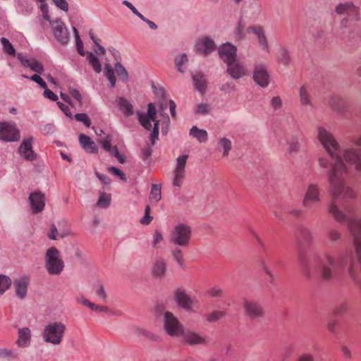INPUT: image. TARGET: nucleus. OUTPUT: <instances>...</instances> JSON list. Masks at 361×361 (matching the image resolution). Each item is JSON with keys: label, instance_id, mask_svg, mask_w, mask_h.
<instances>
[{"label": "nucleus", "instance_id": "obj_4", "mask_svg": "<svg viewBox=\"0 0 361 361\" xmlns=\"http://www.w3.org/2000/svg\"><path fill=\"white\" fill-rule=\"evenodd\" d=\"M192 238V228L185 223H178L171 233L170 241L172 244L187 247L190 245Z\"/></svg>", "mask_w": 361, "mask_h": 361}, {"label": "nucleus", "instance_id": "obj_18", "mask_svg": "<svg viewBox=\"0 0 361 361\" xmlns=\"http://www.w3.org/2000/svg\"><path fill=\"white\" fill-rule=\"evenodd\" d=\"M28 200L32 213L37 214L42 212L45 206L44 194L40 192H32L30 194Z\"/></svg>", "mask_w": 361, "mask_h": 361}, {"label": "nucleus", "instance_id": "obj_46", "mask_svg": "<svg viewBox=\"0 0 361 361\" xmlns=\"http://www.w3.org/2000/svg\"><path fill=\"white\" fill-rule=\"evenodd\" d=\"M261 269L267 274V281L271 284H274L275 278L264 260L261 262Z\"/></svg>", "mask_w": 361, "mask_h": 361}, {"label": "nucleus", "instance_id": "obj_21", "mask_svg": "<svg viewBox=\"0 0 361 361\" xmlns=\"http://www.w3.org/2000/svg\"><path fill=\"white\" fill-rule=\"evenodd\" d=\"M243 307L246 314L250 318L257 319L263 317V307L259 303L247 300L244 302Z\"/></svg>", "mask_w": 361, "mask_h": 361}, {"label": "nucleus", "instance_id": "obj_60", "mask_svg": "<svg viewBox=\"0 0 361 361\" xmlns=\"http://www.w3.org/2000/svg\"><path fill=\"white\" fill-rule=\"evenodd\" d=\"M348 274H349L350 278L354 281L358 282V279L357 277V271L355 269V263L353 260L351 261V262L349 265V267H348Z\"/></svg>", "mask_w": 361, "mask_h": 361}, {"label": "nucleus", "instance_id": "obj_51", "mask_svg": "<svg viewBox=\"0 0 361 361\" xmlns=\"http://www.w3.org/2000/svg\"><path fill=\"white\" fill-rule=\"evenodd\" d=\"M278 60L281 63L285 66H287L289 63L290 58L288 52L286 49H282L279 51Z\"/></svg>", "mask_w": 361, "mask_h": 361}, {"label": "nucleus", "instance_id": "obj_35", "mask_svg": "<svg viewBox=\"0 0 361 361\" xmlns=\"http://www.w3.org/2000/svg\"><path fill=\"white\" fill-rule=\"evenodd\" d=\"M18 357V353L11 348H0V359L6 360H15Z\"/></svg>", "mask_w": 361, "mask_h": 361}, {"label": "nucleus", "instance_id": "obj_13", "mask_svg": "<svg viewBox=\"0 0 361 361\" xmlns=\"http://www.w3.org/2000/svg\"><path fill=\"white\" fill-rule=\"evenodd\" d=\"M335 12L338 15H345L352 20H360V13L359 7L352 2H345L335 7Z\"/></svg>", "mask_w": 361, "mask_h": 361}, {"label": "nucleus", "instance_id": "obj_29", "mask_svg": "<svg viewBox=\"0 0 361 361\" xmlns=\"http://www.w3.org/2000/svg\"><path fill=\"white\" fill-rule=\"evenodd\" d=\"M116 104L119 109L126 116H130L134 114V109L130 102L125 97H120L116 99Z\"/></svg>", "mask_w": 361, "mask_h": 361}, {"label": "nucleus", "instance_id": "obj_61", "mask_svg": "<svg viewBox=\"0 0 361 361\" xmlns=\"http://www.w3.org/2000/svg\"><path fill=\"white\" fill-rule=\"evenodd\" d=\"M348 305L345 302H343L338 305L334 310V314L336 315H341L343 314L348 310Z\"/></svg>", "mask_w": 361, "mask_h": 361}, {"label": "nucleus", "instance_id": "obj_17", "mask_svg": "<svg viewBox=\"0 0 361 361\" xmlns=\"http://www.w3.org/2000/svg\"><path fill=\"white\" fill-rule=\"evenodd\" d=\"M33 142L34 137L32 136L26 139H23L18 148V152L19 154L27 161H32L36 157V154L32 149Z\"/></svg>", "mask_w": 361, "mask_h": 361}, {"label": "nucleus", "instance_id": "obj_39", "mask_svg": "<svg viewBox=\"0 0 361 361\" xmlns=\"http://www.w3.org/2000/svg\"><path fill=\"white\" fill-rule=\"evenodd\" d=\"M188 61V56L185 54H181L176 58V66L180 73L185 71V68L183 67V66L187 63Z\"/></svg>", "mask_w": 361, "mask_h": 361}, {"label": "nucleus", "instance_id": "obj_9", "mask_svg": "<svg viewBox=\"0 0 361 361\" xmlns=\"http://www.w3.org/2000/svg\"><path fill=\"white\" fill-rule=\"evenodd\" d=\"M321 202V191L317 184H310L304 195L302 205L307 209H312Z\"/></svg>", "mask_w": 361, "mask_h": 361}, {"label": "nucleus", "instance_id": "obj_54", "mask_svg": "<svg viewBox=\"0 0 361 361\" xmlns=\"http://www.w3.org/2000/svg\"><path fill=\"white\" fill-rule=\"evenodd\" d=\"M22 76L24 78H29V77L25 75H23ZM30 79L32 81H35L37 84H39L42 87H43V88L47 87L46 82L38 74L32 75L31 77H30Z\"/></svg>", "mask_w": 361, "mask_h": 361}, {"label": "nucleus", "instance_id": "obj_38", "mask_svg": "<svg viewBox=\"0 0 361 361\" xmlns=\"http://www.w3.org/2000/svg\"><path fill=\"white\" fill-rule=\"evenodd\" d=\"M111 198L109 194L102 192L99 195L97 206L101 208H107L111 203Z\"/></svg>", "mask_w": 361, "mask_h": 361}, {"label": "nucleus", "instance_id": "obj_62", "mask_svg": "<svg viewBox=\"0 0 361 361\" xmlns=\"http://www.w3.org/2000/svg\"><path fill=\"white\" fill-rule=\"evenodd\" d=\"M341 238L340 231L338 230H330L329 231V240L331 242H336Z\"/></svg>", "mask_w": 361, "mask_h": 361}, {"label": "nucleus", "instance_id": "obj_11", "mask_svg": "<svg viewBox=\"0 0 361 361\" xmlns=\"http://www.w3.org/2000/svg\"><path fill=\"white\" fill-rule=\"evenodd\" d=\"M52 26L55 38L62 44H67L70 40V33L65 23L60 18L54 20Z\"/></svg>", "mask_w": 361, "mask_h": 361}, {"label": "nucleus", "instance_id": "obj_34", "mask_svg": "<svg viewBox=\"0 0 361 361\" xmlns=\"http://www.w3.org/2000/svg\"><path fill=\"white\" fill-rule=\"evenodd\" d=\"M87 60L96 73H99L102 71V64L100 61L92 53H87Z\"/></svg>", "mask_w": 361, "mask_h": 361}, {"label": "nucleus", "instance_id": "obj_57", "mask_svg": "<svg viewBox=\"0 0 361 361\" xmlns=\"http://www.w3.org/2000/svg\"><path fill=\"white\" fill-rule=\"evenodd\" d=\"M52 1L61 10L66 12L68 11L69 6L66 0H52Z\"/></svg>", "mask_w": 361, "mask_h": 361}, {"label": "nucleus", "instance_id": "obj_27", "mask_svg": "<svg viewBox=\"0 0 361 361\" xmlns=\"http://www.w3.org/2000/svg\"><path fill=\"white\" fill-rule=\"evenodd\" d=\"M216 149L217 151L222 152L223 157H226L232 149V142L225 137H219L217 140Z\"/></svg>", "mask_w": 361, "mask_h": 361}, {"label": "nucleus", "instance_id": "obj_56", "mask_svg": "<svg viewBox=\"0 0 361 361\" xmlns=\"http://www.w3.org/2000/svg\"><path fill=\"white\" fill-rule=\"evenodd\" d=\"M257 41L262 51L267 53L269 52V47L267 41V37L266 35H264L262 38L257 39Z\"/></svg>", "mask_w": 361, "mask_h": 361}, {"label": "nucleus", "instance_id": "obj_49", "mask_svg": "<svg viewBox=\"0 0 361 361\" xmlns=\"http://www.w3.org/2000/svg\"><path fill=\"white\" fill-rule=\"evenodd\" d=\"M73 33H75V39H76V49L79 55L84 56L83 44L78 35V32L75 27H73Z\"/></svg>", "mask_w": 361, "mask_h": 361}, {"label": "nucleus", "instance_id": "obj_23", "mask_svg": "<svg viewBox=\"0 0 361 361\" xmlns=\"http://www.w3.org/2000/svg\"><path fill=\"white\" fill-rule=\"evenodd\" d=\"M31 331L27 327L19 328L16 343L18 347L27 348L30 345Z\"/></svg>", "mask_w": 361, "mask_h": 361}, {"label": "nucleus", "instance_id": "obj_47", "mask_svg": "<svg viewBox=\"0 0 361 361\" xmlns=\"http://www.w3.org/2000/svg\"><path fill=\"white\" fill-rule=\"evenodd\" d=\"M1 42L6 53L8 55L14 56L15 49L9 40L7 38H1Z\"/></svg>", "mask_w": 361, "mask_h": 361}, {"label": "nucleus", "instance_id": "obj_64", "mask_svg": "<svg viewBox=\"0 0 361 361\" xmlns=\"http://www.w3.org/2000/svg\"><path fill=\"white\" fill-rule=\"evenodd\" d=\"M152 152V149L151 146L147 145V146L144 147V148L141 151V158L143 160L148 159L151 156Z\"/></svg>", "mask_w": 361, "mask_h": 361}, {"label": "nucleus", "instance_id": "obj_1", "mask_svg": "<svg viewBox=\"0 0 361 361\" xmlns=\"http://www.w3.org/2000/svg\"><path fill=\"white\" fill-rule=\"evenodd\" d=\"M347 262L348 257L345 255L335 257L331 254H326L323 258H316L314 260V265L320 269L322 278L329 281L333 278L334 271L345 267Z\"/></svg>", "mask_w": 361, "mask_h": 361}, {"label": "nucleus", "instance_id": "obj_33", "mask_svg": "<svg viewBox=\"0 0 361 361\" xmlns=\"http://www.w3.org/2000/svg\"><path fill=\"white\" fill-rule=\"evenodd\" d=\"M190 135L197 138L200 142H206L208 139L207 133L206 130L197 128V126H193L190 131Z\"/></svg>", "mask_w": 361, "mask_h": 361}, {"label": "nucleus", "instance_id": "obj_52", "mask_svg": "<svg viewBox=\"0 0 361 361\" xmlns=\"http://www.w3.org/2000/svg\"><path fill=\"white\" fill-rule=\"evenodd\" d=\"M152 219L153 217L150 215V207L147 205L145 209V214L140 219V223L144 225H147L152 221Z\"/></svg>", "mask_w": 361, "mask_h": 361}, {"label": "nucleus", "instance_id": "obj_14", "mask_svg": "<svg viewBox=\"0 0 361 361\" xmlns=\"http://www.w3.org/2000/svg\"><path fill=\"white\" fill-rule=\"evenodd\" d=\"M226 72L235 80L240 79L250 73L247 66L237 60L227 65Z\"/></svg>", "mask_w": 361, "mask_h": 361}, {"label": "nucleus", "instance_id": "obj_44", "mask_svg": "<svg viewBox=\"0 0 361 361\" xmlns=\"http://www.w3.org/2000/svg\"><path fill=\"white\" fill-rule=\"evenodd\" d=\"M248 31L253 32L256 35L257 39L266 35L264 27L262 25H251L248 27Z\"/></svg>", "mask_w": 361, "mask_h": 361}, {"label": "nucleus", "instance_id": "obj_26", "mask_svg": "<svg viewBox=\"0 0 361 361\" xmlns=\"http://www.w3.org/2000/svg\"><path fill=\"white\" fill-rule=\"evenodd\" d=\"M298 261L299 267L305 276H310L312 272V267L307 257L306 253L300 250L298 255Z\"/></svg>", "mask_w": 361, "mask_h": 361}, {"label": "nucleus", "instance_id": "obj_53", "mask_svg": "<svg viewBox=\"0 0 361 361\" xmlns=\"http://www.w3.org/2000/svg\"><path fill=\"white\" fill-rule=\"evenodd\" d=\"M75 119L78 122L82 123L86 127H90L91 125L90 119L85 114H77L75 116Z\"/></svg>", "mask_w": 361, "mask_h": 361}, {"label": "nucleus", "instance_id": "obj_12", "mask_svg": "<svg viewBox=\"0 0 361 361\" xmlns=\"http://www.w3.org/2000/svg\"><path fill=\"white\" fill-rule=\"evenodd\" d=\"M20 138V133L13 123H0V140L14 142Z\"/></svg>", "mask_w": 361, "mask_h": 361}, {"label": "nucleus", "instance_id": "obj_28", "mask_svg": "<svg viewBox=\"0 0 361 361\" xmlns=\"http://www.w3.org/2000/svg\"><path fill=\"white\" fill-rule=\"evenodd\" d=\"M311 89L304 85L300 87L299 90L300 102L302 106H313L310 95Z\"/></svg>", "mask_w": 361, "mask_h": 361}, {"label": "nucleus", "instance_id": "obj_20", "mask_svg": "<svg viewBox=\"0 0 361 361\" xmlns=\"http://www.w3.org/2000/svg\"><path fill=\"white\" fill-rule=\"evenodd\" d=\"M196 49L199 54L207 56L216 49V45L209 37H203L197 41Z\"/></svg>", "mask_w": 361, "mask_h": 361}, {"label": "nucleus", "instance_id": "obj_19", "mask_svg": "<svg viewBox=\"0 0 361 361\" xmlns=\"http://www.w3.org/2000/svg\"><path fill=\"white\" fill-rule=\"evenodd\" d=\"M253 79L261 87H267L269 84L267 68L264 65H257L254 69Z\"/></svg>", "mask_w": 361, "mask_h": 361}, {"label": "nucleus", "instance_id": "obj_24", "mask_svg": "<svg viewBox=\"0 0 361 361\" xmlns=\"http://www.w3.org/2000/svg\"><path fill=\"white\" fill-rule=\"evenodd\" d=\"M28 285V279L27 277H22L16 279L13 281L15 292L17 297L20 299L25 298L27 294V289Z\"/></svg>", "mask_w": 361, "mask_h": 361}, {"label": "nucleus", "instance_id": "obj_48", "mask_svg": "<svg viewBox=\"0 0 361 361\" xmlns=\"http://www.w3.org/2000/svg\"><path fill=\"white\" fill-rule=\"evenodd\" d=\"M300 144L296 138L292 137L288 142V147L287 151L288 153L292 154L293 152H297L299 150Z\"/></svg>", "mask_w": 361, "mask_h": 361}, {"label": "nucleus", "instance_id": "obj_7", "mask_svg": "<svg viewBox=\"0 0 361 361\" xmlns=\"http://www.w3.org/2000/svg\"><path fill=\"white\" fill-rule=\"evenodd\" d=\"M115 72L117 73L118 76L122 80L123 82H128L129 80V74L127 71L126 68L123 66V65L117 62L115 64V68L114 69L111 65L106 64L104 66V75L107 78L109 81L110 82V85L111 87H114L116 83V78L115 75Z\"/></svg>", "mask_w": 361, "mask_h": 361}, {"label": "nucleus", "instance_id": "obj_31", "mask_svg": "<svg viewBox=\"0 0 361 361\" xmlns=\"http://www.w3.org/2000/svg\"><path fill=\"white\" fill-rule=\"evenodd\" d=\"M161 185L153 184L149 195V200L151 203H157L161 199Z\"/></svg>", "mask_w": 361, "mask_h": 361}, {"label": "nucleus", "instance_id": "obj_16", "mask_svg": "<svg viewBox=\"0 0 361 361\" xmlns=\"http://www.w3.org/2000/svg\"><path fill=\"white\" fill-rule=\"evenodd\" d=\"M220 59L226 65L236 61L237 47L230 43H226L219 49Z\"/></svg>", "mask_w": 361, "mask_h": 361}, {"label": "nucleus", "instance_id": "obj_41", "mask_svg": "<svg viewBox=\"0 0 361 361\" xmlns=\"http://www.w3.org/2000/svg\"><path fill=\"white\" fill-rule=\"evenodd\" d=\"M225 315L223 311L214 310L206 315V319L209 323L218 322Z\"/></svg>", "mask_w": 361, "mask_h": 361}, {"label": "nucleus", "instance_id": "obj_5", "mask_svg": "<svg viewBox=\"0 0 361 361\" xmlns=\"http://www.w3.org/2000/svg\"><path fill=\"white\" fill-rule=\"evenodd\" d=\"M44 262L45 268L51 275H59L65 267L60 252L55 247H51L47 250Z\"/></svg>", "mask_w": 361, "mask_h": 361}, {"label": "nucleus", "instance_id": "obj_50", "mask_svg": "<svg viewBox=\"0 0 361 361\" xmlns=\"http://www.w3.org/2000/svg\"><path fill=\"white\" fill-rule=\"evenodd\" d=\"M172 256L173 259L177 262V263L181 267H183L184 264V259L183 255L182 253V251L179 248H176L172 252Z\"/></svg>", "mask_w": 361, "mask_h": 361}, {"label": "nucleus", "instance_id": "obj_42", "mask_svg": "<svg viewBox=\"0 0 361 361\" xmlns=\"http://www.w3.org/2000/svg\"><path fill=\"white\" fill-rule=\"evenodd\" d=\"M167 106L168 103L166 100H163L162 102H161L159 107V116L162 117V122L165 123L166 126H168L170 122L169 116L164 113V111L167 109Z\"/></svg>", "mask_w": 361, "mask_h": 361}, {"label": "nucleus", "instance_id": "obj_32", "mask_svg": "<svg viewBox=\"0 0 361 361\" xmlns=\"http://www.w3.org/2000/svg\"><path fill=\"white\" fill-rule=\"evenodd\" d=\"M194 85L195 87L200 92H204L207 87V82L202 73H197L192 75Z\"/></svg>", "mask_w": 361, "mask_h": 361}, {"label": "nucleus", "instance_id": "obj_58", "mask_svg": "<svg viewBox=\"0 0 361 361\" xmlns=\"http://www.w3.org/2000/svg\"><path fill=\"white\" fill-rule=\"evenodd\" d=\"M40 11L42 13L43 18L49 22L51 24V22H53V20L51 19L50 16L49 15V6L47 4H42L40 5Z\"/></svg>", "mask_w": 361, "mask_h": 361}, {"label": "nucleus", "instance_id": "obj_30", "mask_svg": "<svg viewBox=\"0 0 361 361\" xmlns=\"http://www.w3.org/2000/svg\"><path fill=\"white\" fill-rule=\"evenodd\" d=\"M79 142L81 147L89 153L95 152L97 150L95 143L91 140L90 137L85 135H80Z\"/></svg>", "mask_w": 361, "mask_h": 361}, {"label": "nucleus", "instance_id": "obj_36", "mask_svg": "<svg viewBox=\"0 0 361 361\" xmlns=\"http://www.w3.org/2000/svg\"><path fill=\"white\" fill-rule=\"evenodd\" d=\"M245 24L243 20H240L234 30V37L236 40H241L245 36Z\"/></svg>", "mask_w": 361, "mask_h": 361}, {"label": "nucleus", "instance_id": "obj_45", "mask_svg": "<svg viewBox=\"0 0 361 361\" xmlns=\"http://www.w3.org/2000/svg\"><path fill=\"white\" fill-rule=\"evenodd\" d=\"M66 236L65 233H59L54 224H52L48 233V238L52 240H56L58 238H63Z\"/></svg>", "mask_w": 361, "mask_h": 361}, {"label": "nucleus", "instance_id": "obj_59", "mask_svg": "<svg viewBox=\"0 0 361 361\" xmlns=\"http://www.w3.org/2000/svg\"><path fill=\"white\" fill-rule=\"evenodd\" d=\"M95 293L97 296L99 297L103 302H105L106 300V293L102 285H99L97 286Z\"/></svg>", "mask_w": 361, "mask_h": 361}, {"label": "nucleus", "instance_id": "obj_2", "mask_svg": "<svg viewBox=\"0 0 361 361\" xmlns=\"http://www.w3.org/2000/svg\"><path fill=\"white\" fill-rule=\"evenodd\" d=\"M66 331V326L63 322H49L44 326L42 338L45 343L58 345L62 343Z\"/></svg>", "mask_w": 361, "mask_h": 361}, {"label": "nucleus", "instance_id": "obj_8", "mask_svg": "<svg viewBox=\"0 0 361 361\" xmlns=\"http://www.w3.org/2000/svg\"><path fill=\"white\" fill-rule=\"evenodd\" d=\"M164 328L169 335L176 337L180 336L185 329L178 319L168 311L164 314Z\"/></svg>", "mask_w": 361, "mask_h": 361}, {"label": "nucleus", "instance_id": "obj_63", "mask_svg": "<svg viewBox=\"0 0 361 361\" xmlns=\"http://www.w3.org/2000/svg\"><path fill=\"white\" fill-rule=\"evenodd\" d=\"M209 294L211 297H222L223 290L219 287H212L209 290Z\"/></svg>", "mask_w": 361, "mask_h": 361}, {"label": "nucleus", "instance_id": "obj_43", "mask_svg": "<svg viewBox=\"0 0 361 361\" xmlns=\"http://www.w3.org/2000/svg\"><path fill=\"white\" fill-rule=\"evenodd\" d=\"M248 31L253 32L256 35L257 39L266 35L264 27L262 25H251L248 27Z\"/></svg>", "mask_w": 361, "mask_h": 361}, {"label": "nucleus", "instance_id": "obj_3", "mask_svg": "<svg viewBox=\"0 0 361 361\" xmlns=\"http://www.w3.org/2000/svg\"><path fill=\"white\" fill-rule=\"evenodd\" d=\"M157 111L153 103L148 104L147 112L146 114H137L140 124L147 130L152 128V122H154L153 130L150 134L151 145H154L159 135V125L161 120L156 121Z\"/></svg>", "mask_w": 361, "mask_h": 361}, {"label": "nucleus", "instance_id": "obj_10", "mask_svg": "<svg viewBox=\"0 0 361 361\" xmlns=\"http://www.w3.org/2000/svg\"><path fill=\"white\" fill-rule=\"evenodd\" d=\"M188 159V154L179 156L176 159V164L173 171V185L180 188L185 178V167Z\"/></svg>", "mask_w": 361, "mask_h": 361}, {"label": "nucleus", "instance_id": "obj_22", "mask_svg": "<svg viewBox=\"0 0 361 361\" xmlns=\"http://www.w3.org/2000/svg\"><path fill=\"white\" fill-rule=\"evenodd\" d=\"M18 59L21 63L22 66L24 67L29 68L31 71L38 73L42 74L44 72V67L41 63L37 61L34 58H25L21 54H18Z\"/></svg>", "mask_w": 361, "mask_h": 361}, {"label": "nucleus", "instance_id": "obj_55", "mask_svg": "<svg viewBox=\"0 0 361 361\" xmlns=\"http://www.w3.org/2000/svg\"><path fill=\"white\" fill-rule=\"evenodd\" d=\"M210 107L207 103H200L196 109L195 113L197 114H207L209 112Z\"/></svg>", "mask_w": 361, "mask_h": 361}, {"label": "nucleus", "instance_id": "obj_15", "mask_svg": "<svg viewBox=\"0 0 361 361\" xmlns=\"http://www.w3.org/2000/svg\"><path fill=\"white\" fill-rule=\"evenodd\" d=\"M180 336L182 337L183 341L190 345H204L208 343L205 337L199 333L190 329H184L183 331L180 334Z\"/></svg>", "mask_w": 361, "mask_h": 361}, {"label": "nucleus", "instance_id": "obj_6", "mask_svg": "<svg viewBox=\"0 0 361 361\" xmlns=\"http://www.w3.org/2000/svg\"><path fill=\"white\" fill-rule=\"evenodd\" d=\"M174 299L178 306L186 312H194L198 307V302L183 288L174 290Z\"/></svg>", "mask_w": 361, "mask_h": 361}, {"label": "nucleus", "instance_id": "obj_25", "mask_svg": "<svg viewBox=\"0 0 361 361\" xmlns=\"http://www.w3.org/2000/svg\"><path fill=\"white\" fill-rule=\"evenodd\" d=\"M166 271V262L162 259H156L151 267L152 275L156 278H160L165 275Z\"/></svg>", "mask_w": 361, "mask_h": 361}, {"label": "nucleus", "instance_id": "obj_37", "mask_svg": "<svg viewBox=\"0 0 361 361\" xmlns=\"http://www.w3.org/2000/svg\"><path fill=\"white\" fill-rule=\"evenodd\" d=\"M91 310L94 311L96 312H105L106 314L114 315V316H121L122 312L121 311H112L106 306L103 305H97L93 303Z\"/></svg>", "mask_w": 361, "mask_h": 361}, {"label": "nucleus", "instance_id": "obj_40", "mask_svg": "<svg viewBox=\"0 0 361 361\" xmlns=\"http://www.w3.org/2000/svg\"><path fill=\"white\" fill-rule=\"evenodd\" d=\"M12 284V280L6 275L0 274V295L4 294Z\"/></svg>", "mask_w": 361, "mask_h": 361}]
</instances>
